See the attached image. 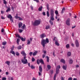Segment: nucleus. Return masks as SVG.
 <instances>
[{"instance_id": "1", "label": "nucleus", "mask_w": 80, "mask_h": 80, "mask_svg": "<svg viewBox=\"0 0 80 80\" xmlns=\"http://www.w3.org/2000/svg\"><path fill=\"white\" fill-rule=\"evenodd\" d=\"M49 43V40L48 38H46V40L44 39H42L41 43L43 47H45V44Z\"/></svg>"}, {"instance_id": "2", "label": "nucleus", "mask_w": 80, "mask_h": 80, "mask_svg": "<svg viewBox=\"0 0 80 80\" xmlns=\"http://www.w3.org/2000/svg\"><path fill=\"white\" fill-rule=\"evenodd\" d=\"M40 23H41V21L39 20H36L34 21L33 23H32V24L34 26H38V25L40 24Z\"/></svg>"}, {"instance_id": "3", "label": "nucleus", "mask_w": 80, "mask_h": 80, "mask_svg": "<svg viewBox=\"0 0 80 80\" xmlns=\"http://www.w3.org/2000/svg\"><path fill=\"white\" fill-rule=\"evenodd\" d=\"M24 56V57H23V59H21V62L23 63V64H27L28 63V62L27 59H26V56Z\"/></svg>"}, {"instance_id": "4", "label": "nucleus", "mask_w": 80, "mask_h": 80, "mask_svg": "<svg viewBox=\"0 0 80 80\" xmlns=\"http://www.w3.org/2000/svg\"><path fill=\"white\" fill-rule=\"evenodd\" d=\"M60 68V65H58V66H57L56 69V74H58V72H59V69Z\"/></svg>"}, {"instance_id": "5", "label": "nucleus", "mask_w": 80, "mask_h": 80, "mask_svg": "<svg viewBox=\"0 0 80 80\" xmlns=\"http://www.w3.org/2000/svg\"><path fill=\"white\" fill-rule=\"evenodd\" d=\"M70 19L68 18V19L66 21V24L68 26H70Z\"/></svg>"}, {"instance_id": "6", "label": "nucleus", "mask_w": 80, "mask_h": 80, "mask_svg": "<svg viewBox=\"0 0 80 80\" xmlns=\"http://www.w3.org/2000/svg\"><path fill=\"white\" fill-rule=\"evenodd\" d=\"M50 13L51 16L54 15V10L53 9H51L50 11Z\"/></svg>"}, {"instance_id": "7", "label": "nucleus", "mask_w": 80, "mask_h": 80, "mask_svg": "<svg viewBox=\"0 0 80 80\" xmlns=\"http://www.w3.org/2000/svg\"><path fill=\"white\" fill-rule=\"evenodd\" d=\"M75 43L76 44V47H79V45L80 44H79V42H78V40H76L75 42Z\"/></svg>"}, {"instance_id": "8", "label": "nucleus", "mask_w": 80, "mask_h": 80, "mask_svg": "<svg viewBox=\"0 0 80 80\" xmlns=\"http://www.w3.org/2000/svg\"><path fill=\"white\" fill-rule=\"evenodd\" d=\"M40 38H41L42 39V40L43 39V38L44 37H46V35H45V34L44 33L42 34L40 36Z\"/></svg>"}, {"instance_id": "9", "label": "nucleus", "mask_w": 80, "mask_h": 80, "mask_svg": "<svg viewBox=\"0 0 80 80\" xmlns=\"http://www.w3.org/2000/svg\"><path fill=\"white\" fill-rule=\"evenodd\" d=\"M15 18H16V19H18V18H19L18 19L19 20H20V21L23 20V19L21 18V17H19L16 16V17H15Z\"/></svg>"}, {"instance_id": "10", "label": "nucleus", "mask_w": 80, "mask_h": 80, "mask_svg": "<svg viewBox=\"0 0 80 80\" xmlns=\"http://www.w3.org/2000/svg\"><path fill=\"white\" fill-rule=\"evenodd\" d=\"M21 54H22V55L23 56H26L27 54H26V53H25V51H22L21 53Z\"/></svg>"}, {"instance_id": "11", "label": "nucleus", "mask_w": 80, "mask_h": 80, "mask_svg": "<svg viewBox=\"0 0 80 80\" xmlns=\"http://www.w3.org/2000/svg\"><path fill=\"white\" fill-rule=\"evenodd\" d=\"M60 62L63 63L65 64V61L63 59H62L60 60Z\"/></svg>"}, {"instance_id": "12", "label": "nucleus", "mask_w": 80, "mask_h": 80, "mask_svg": "<svg viewBox=\"0 0 80 80\" xmlns=\"http://www.w3.org/2000/svg\"><path fill=\"white\" fill-rule=\"evenodd\" d=\"M39 70L41 73H42V66H39Z\"/></svg>"}, {"instance_id": "13", "label": "nucleus", "mask_w": 80, "mask_h": 80, "mask_svg": "<svg viewBox=\"0 0 80 80\" xmlns=\"http://www.w3.org/2000/svg\"><path fill=\"white\" fill-rule=\"evenodd\" d=\"M72 54L71 53V52H68L67 53V56L68 57H70L71 56V55Z\"/></svg>"}, {"instance_id": "14", "label": "nucleus", "mask_w": 80, "mask_h": 80, "mask_svg": "<svg viewBox=\"0 0 80 80\" xmlns=\"http://www.w3.org/2000/svg\"><path fill=\"white\" fill-rule=\"evenodd\" d=\"M39 62H40L41 63H42V64H44V62H43V59H40V60H39Z\"/></svg>"}, {"instance_id": "15", "label": "nucleus", "mask_w": 80, "mask_h": 80, "mask_svg": "<svg viewBox=\"0 0 80 80\" xmlns=\"http://www.w3.org/2000/svg\"><path fill=\"white\" fill-rule=\"evenodd\" d=\"M20 39L22 41V42H25V40L26 39V38H23V37H21Z\"/></svg>"}, {"instance_id": "16", "label": "nucleus", "mask_w": 80, "mask_h": 80, "mask_svg": "<svg viewBox=\"0 0 80 80\" xmlns=\"http://www.w3.org/2000/svg\"><path fill=\"white\" fill-rule=\"evenodd\" d=\"M62 68H63V69H64V70H65L67 69V65H63L62 66Z\"/></svg>"}, {"instance_id": "17", "label": "nucleus", "mask_w": 80, "mask_h": 80, "mask_svg": "<svg viewBox=\"0 0 80 80\" xmlns=\"http://www.w3.org/2000/svg\"><path fill=\"white\" fill-rule=\"evenodd\" d=\"M43 8V7L42 6H41V7L39 8L38 10L39 12H41L42 10V9Z\"/></svg>"}, {"instance_id": "18", "label": "nucleus", "mask_w": 80, "mask_h": 80, "mask_svg": "<svg viewBox=\"0 0 80 80\" xmlns=\"http://www.w3.org/2000/svg\"><path fill=\"white\" fill-rule=\"evenodd\" d=\"M22 47L21 46H19L18 47H17V48L18 50H20L22 49Z\"/></svg>"}, {"instance_id": "19", "label": "nucleus", "mask_w": 80, "mask_h": 80, "mask_svg": "<svg viewBox=\"0 0 80 80\" xmlns=\"http://www.w3.org/2000/svg\"><path fill=\"white\" fill-rule=\"evenodd\" d=\"M37 53H38V51H35L33 53L32 55L33 56H35L36 55H37Z\"/></svg>"}, {"instance_id": "20", "label": "nucleus", "mask_w": 80, "mask_h": 80, "mask_svg": "<svg viewBox=\"0 0 80 80\" xmlns=\"http://www.w3.org/2000/svg\"><path fill=\"white\" fill-rule=\"evenodd\" d=\"M22 25H23V23L22 22H19L18 24V28H20L21 26H22Z\"/></svg>"}, {"instance_id": "21", "label": "nucleus", "mask_w": 80, "mask_h": 80, "mask_svg": "<svg viewBox=\"0 0 80 80\" xmlns=\"http://www.w3.org/2000/svg\"><path fill=\"white\" fill-rule=\"evenodd\" d=\"M55 44L57 46H60V44L58 42V41H56L55 42Z\"/></svg>"}, {"instance_id": "22", "label": "nucleus", "mask_w": 80, "mask_h": 80, "mask_svg": "<svg viewBox=\"0 0 80 80\" xmlns=\"http://www.w3.org/2000/svg\"><path fill=\"white\" fill-rule=\"evenodd\" d=\"M5 63L7 64L8 65H10V62H9V61H6L5 62Z\"/></svg>"}, {"instance_id": "23", "label": "nucleus", "mask_w": 80, "mask_h": 80, "mask_svg": "<svg viewBox=\"0 0 80 80\" xmlns=\"http://www.w3.org/2000/svg\"><path fill=\"white\" fill-rule=\"evenodd\" d=\"M10 53H12V55H15V52L14 51H10Z\"/></svg>"}, {"instance_id": "24", "label": "nucleus", "mask_w": 80, "mask_h": 80, "mask_svg": "<svg viewBox=\"0 0 80 80\" xmlns=\"http://www.w3.org/2000/svg\"><path fill=\"white\" fill-rule=\"evenodd\" d=\"M8 18H9V19H11V18H12V16L11 15L9 14L8 16Z\"/></svg>"}, {"instance_id": "25", "label": "nucleus", "mask_w": 80, "mask_h": 80, "mask_svg": "<svg viewBox=\"0 0 80 80\" xmlns=\"http://www.w3.org/2000/svg\"><path fill=\"white\" fill-rule=\"evenodd\" d=\"M19 42H20V39L19 38H17V43L18 45H19Z\"/></svg>"}, {"instance_id": "26", "label": "nucleus", "mask_w": 80, "mask_h": 80, "mask_svg": "<svg viewBox=\"0 0 80 80\" xmlns=\"http://www.w3.org/2000/svg\"><path fill=\"white\" fill-rule=\"evenodd\" d=\"M49 22L51 25H53V21H52L51 20L49 21Z\"/></svg>"}, {"instance_id": "27", "label": "nucleus", "mask_w": 80, "mask_h": 80, "mask_svg": "<svg viewBox=\"0 0 80 80\" xmlns=\"http://www.w3.org/2000/svg\"><path fill=\"white\" fill-rule=\"evenodd\" d=\"M51 20H52V21H53L54 20V18H53V16L54 15L51 16Z\"/></svg>"}, {"instance_id": "28", "label": "nucleus", "mask_w": 80, "mask_h": 80, "mask_svg": "<svg viewBox=\"0 0 80 80\" xmlns=\"http://www.w3.org/2000/svg\"><path fill=\"white\" fill-rule=\"evenodd\" d=\"M73 63V60L72 59H70L69 61V64H72Z\"/></svg>"}, {"instance_id": "29", "label": "nucleus", "mask_w": 80, "mask_h": 80, "mask_svg": "<svg viewBox=\"0 0 80 80\" xmlns=\"http://www.w3.org/2000/svg\"><path fill=\"white\" fill-rule=\"evenodd\" d=\"M47 67L48 70H50L51 69V66L50 65H48Z\"/></svg>"}, {"instance_id": "30", "label": "nucleus", "mask_w": 80, "mask_h": 80, "mask_svg": "<svg viewBox=\"0 0 80 80\" xmlns=\"http://www.w3.org/2000/svg\"><path fill=\"white\" fill-rule=\"evenodd\" d=\"M27 45H30L31 43V42L29 40H27Z\"/></svg>"}, {"instance_id": "31", "label": "nucleus", "mask_w": 80, "mask_h": 80, "mask_svg": "<svg viewBox=\"0 0 80 80\" xmlns=\"http://www.w3.org/2000/svg\"><path fill=\"white\" fill-rule=\"evenodd\" d=\"M65 8H63L62 9V13H63L64 12V11H65Z\"/></svg>"}, {"instance_id": "32", "label": "nucleus", "mask_w": 80, "mask_h": 80, "mask_svg": "<svg viewBox=\"0 0 80 80\" xmlns=\"http://www.w3.org/2000/svg\"><path fill=\"white\" fill-rule=\"evenodd\" d=\"M18 32H19V33H22V32H23V30L22 29H19L18 30Z\"/></svg>"}, {"instance_id": "33", "label": "nucleus", "mask_w": 80, "mask_h": 80, "mask_svg": "<svg viewBox=\"0 0 80 80\" xmlns=\"http://www.w3.org/2000/svg\"><path fill=\"white\" fill-rule=\"evenodd\" d=\"M47 14L48 17H50V15L49 14V12H48V11H47Z\"/></svg>"}, {"instance_id": "34", "label": "nucleus", "mask_w": 80, "mask_h": 80, "mask_svg": "<svg viewBox=\"0 0 80 80\" xmlns=\"http://www.w3.org/2000/svg\"><path fill=\"white\" fill-rule=\"evenodd\" d=\"M16 37H18V38H21V37H20V35H18V34H17V35H15Z\"/></svg>"}, {"instance_id": "35", "label": "nucleus", "mask_w": 80, "mask_h": 80, "mask_svg": "<svg viewBox=\"0 0 80 80\" xmlns=\"http://www.w3.org/2000/svg\"><path fill=\"white\" fill-rule=\"evenodd\" d=\"M53 41H58V40H57V38L56 37H55L53 39Z\"/></svg>"}, {"instance_id": "36", "label": "nucleus", "mask_w": 80, "mask_h": 80, "mask_svg": "<svg viewBox=\"0 0 80 80\" xmlns=\"http://www.w3.org/2000/svg\"><path fill=\"white\" fill-rule=\"evenodd\" d=\"M25 24H23L22 27L21 28L22 29H25Z\"/></svg>"}, {"instance_id": "37", "label": "nucleus", "mask_w": 80, "mask_h": 80, "mask_svg": "<svg viewBox=\"0 0 80 80\" xmlns=\"http://www.w3.org/2000/svg\"><path fill=\"white\" fill-rule=\"evenodd\" d=\"M46 58H47V62H49V57L47 56Z\"/></svg>"}, {"instance_id": "38", "label": "nucleus", "mask_w": 80, "mask_h": 80, "mask_svg": "<svg viewBox=\"0 0 80 80\" xmlns=\"http://www.w3.org/2000/svg\"><path fill=\"white\" fill-rule=\"evenodd\" d=\"M16 55L18 56H19V55H20V54L19 53H18V52H16Z\"/></svg>"}, {"instance_id": "39", "label": "nucleus", "mask_w": 80, "mask_h": 80, "mask_svg": "<svg viewBox=\"0 0 80 80\" xmlns=\"http://www.w3.org/2000/svg\"><path fill=\"white\" fill-rule=\"evenodd\" d=\"M9 11H10V8H8L7 10H6V12H8Z\"/></svg>"}, {"instance_id": "40", "label": "nucleus", "mask_w": 80, "mask_h": 80, "mask_svg": "<svg viewBox=\"0 0 80 80\" xmlns=\"http://www.w3.org/2000/svg\"><path fill=\"white\" fill-rule=\"evenodd\" d=\"M6 44H7V42H2V45H6Z\"/></svg>"}, {"instance_id": "41", "label": "nucleus", "mask_w": 80, "mask_h": 80, "mask_svg": "<svg viewBox=\"0 0 80 80\" xmlns=\"http://www.w3.org/2000/svg\"><path fill=\"white\" fill-rule=\"evenodd\" d=\"M35 68V67L34 66L32 65L31 66V68L32 69H34V68Z\"/></svg>"}, {"instance_id": "42", "label": "nucleus", "mask_w": 80, "mask_h": 80, "mask_svg": "<svg viewBox=\"0 0 80 80\" xmlns=\"http://www.w3.org/2000/svg\"><path fill=\"white\" fill-rule=\"evenodd\" d=\"M49 28H50V27L49 26H47L46 27L45 29H46V30H47Z\"/></svg>"}, {"instance_id": "43", "label": "nucleus", "mask_w": 80, "mask_h": 80, "mask_svg": "<svg viewBox=\"0 0 80 80\" xmlns=\"http://www.w3.org/2000/svg\"><path fill=\"white\" fill-rule=\"evenodd\" d=\"M5 31V29L3 28H2L1 29V32L2 33H3L4 32V31Z\"/></svg>"}, {"instance_id": "44", "label": "nucleus", "mask_w": 80, "mask_h": 80, "mask_svg": "<svg viewBox=\"0 0 80 80\" xmlns=\"http://www.w3.org/2000/svg\"><path fill=\"white\" fill-rule=\"evenodd\" d=\"M66 48H68L69 47H70V45L69 44H67L66 46Z\"/></svg>"}, {"instance_id": "45", "label": "nucleus", "mask_w": 80, "mask_h": 80, "mask_svg": "<svg viewBox=\"0 0 80 80\" xmlns=\"http://www.w3.org/2000/svg\"><path fill=\"white\" fill-rule=\"evenodd\" d=\"M55 13L56 15H57L58 14V11L56 10L55 11Z\"/></svg>"}, {"instance_id": "46", "label": "nucleus", "mask_w": 80, "mask_h": 80, "mask_svg": "<svg viewBox=\"0 0 80 80\" xmlns=\"http://www.w3.org/2000/svg\"><path fill=\"white\" fill-rule=\"evenodd\" d=\"M35 59L34 58H32V62H35Z\"/></svg>"}, {"instance_id": "47", "label": "nucleus", "mask_w": 80, "mask_h": 80, "mask_svg": "<svg viewBox=\"0 0 80 80\" xmlns=\"http://www.w3.org/2000/svg\"><path fill=\"white\" fill-rule=\"evenodd\" d=\"M47 8L48 10H49V5L48 4L47 5Z\"/></svg>"}, {"instance_id": "48", "label": "nucleus", "mask_w": 80, "mask_h": 80, "mask_svg": "<svg viewBox=\"0 0 80 80\" xmlns=\"http://www.w3.org/2000/svg\"><path fill=\"white\" fill-rule=\"evenodd\" d=\"M10 20L11 23H13V19H12V18L10 19Z\"/></svg>"}, {"instance_id": "49", "label": "nucleus", "mask_w": 80, "mask_h": 80, "mask_svg": "<svg viewBox=\"0 0 80 80\" xmlns=\"http://www.w3.org/2000/svg\"><path fill=\"white\" fill-rule=\"evenodd\" d=\"M39 59H37V64H38V65H39V64H40V63L38 62L39 61Z\"/></svg>"}, {"instance_id": "50", "label": "nucleus", "mask_w": 80, "mask_h": 80, "mask_svg": "<svg viewBox=\"0 0 80 80\" xmlns=\"http://www.w3.org/2000/svg\"><path fill=\"white\" fill-rule=\"evenodd\" d=\"M2 80H7V78L5 77H3L2 79Z\"/></svg>"}, {"instance_id": "51", "label": "nucleus", "mask_w": 80, "mask_h": 80, "mask_svg": "<svg viewBox=\"0 0 80 80\" xmlns=\"http://www.w3.org/2000/svg\"><path fill=\"white\" fill-rule=\"evenodd\" d=\"M29 54L30 56H31V55H32V54H33V52H30L29 53Z\"/></svg>"}, {"instance_id": "52", "label": "nucleus", "mask_w": 80, "mask_h": 80, "mask_svg": "<svg viewBox=\"0 0 80 80\" xmlns=\"http://www.w3.org/2000/svg\"><path fill=\"white\" fill-rule=\"evenodd\" d=\"M51 73L52 74H53V70H51Z\"/></svg>"}, {"instance_id": "53", "label": "nucleus", "mask_w": 80, "mask_h": 80, "mask_svg": "<svg viewBox=\"0 0 80 80\" xmlns=\"http://www.w3.org/2000/svg\"><path fill=\"white\" fill-rule=\"evenodd\" d=\"M3 3H4V4H7V2H6V1H4Z\"/></svg>"}, {"instance_id": "54", "label": "nucleus", "mask_w": 80, "mask_h": 80, "mask_svg": "<svg viewBox=\"0 0 80 80\" xmlns=\"http://www.w3.org/2000/svg\"><path fill=\"white\" fill-rule=\"evenodd\" d=\"M45 55L43 54L42 56V58H45Z\"/></svg>"}, {"instance_id": "55", "label": "nucleus", "mask_w": 80, "mask_h": 80, "mask_svg": "<svg viewBox=\"0 0 80 80\" xmlns=\"http://www.w3.org/2000/svg\"><path fill=\"white\" fill-rule=\"evenodd\" d=\"M1 19H2V20H4V19H5V18L3 16H1Z\"/></svg>"}, {"instance_id": "56", "label": "nucleus", "mask_w": 80, "mask_h": 80, "mask_svg": "<svg viewBox=\"0 0 80 80\" xmlns=\"http://www.w3.org/2000/svg\"><path fill=\"white\" fill-rule=\"evenodd\" d=\"M11 50L10 51H13V50H14V48H11Z\"/></svg>"}, {"instance_id": "57", "label": "nucleus", "mask_w": 80, "mask_h": 80, "mask_svg": "<svg viewBox=\"0 0 80 80\" xmlns=\"http://www.w3.org/2000/svg\"><path fill=\"white\" fill-rule=\"evenodd\" d=\"M61 80H65L64 78L63 77H62L61 78Z\"/></svg>"}, {"instance_id": "58", "label": "nucleus", "mask_w": 80, "mask_h": 80, "mask_svg": "<svg viewBox=\"0 0 80 80\" xmlns=\"http://www.w3.org/2000/svg\"><path fill=\"white\" fill-rule=\"evenodd\" d=\"M42 14H43V15H44L45 16L46 15L45 12H43V13H42Z\"/></svg>"}, {"instance_id": "59", "label": "nucleus", "mask_w": 80, "mask_h": 80, "mask_svg": "<svg viewBox=\"0 0 80 80\" xmlns=\"http://www.w3.org/2000/svg\"><path fill=\"white\" fill-rule=\"evenodd\" d=\"M31 9L32 10H33V7L32 6H31Z\"/></svg>"}, {"instance_id": "60", "label": "nucleus", "mask_w": 80, "mask_h": 80, "mask_svg": "<svg viewBox=\"0 0 80 80\" xmlns=\"http://www.w3.org/2000/svg\"><path fill=\"white\" fill-rule=\"evenodd\" d=\"M68 80H72V78H68Z\"/></svg>"}, {"instance_id": "61", "label": "nucleus", "mask_w": 80, "mask_h": 80, "mask_svg": "<svg viewBox=\"0 0 80 80\" xmlns=\"http://www.w3.org/2000/svg\"><path fill=\"white\" fill-rule=\"evenodd\" d=\"M32 38H30V40L31 42H32Z\"/></svg>"}, {"instance_id": "62", "label": "nucleus", "mask_w": 80, "mask_h": 80, "mask_svg": "<svg viewBox=\"0 0 80 80\" xmlns=\"http://www.w3.org/2000/svg\"><path fill=\"white\" fill-rule=\"evenodd\" d=\"M76 68H78V67H79V66L78 65H77L76 66Z\"/></svg>"}, {"instance_id": "63", "label": "nucleus", "mask_w": 80, "mask_h": 80, "mask_svg": "<svg viewBox=\"0 0 80 80\" xmlns=\"http://www.w3.org/2000/svg\"><path fill=\"white\" fill-rule=\"evenodd\" d=\"M71 45L72 46V47H74V44H73V43H72Z\"/></svg>"}, {"instance_id": "64", "label": "nucleus", "mask_w": 80, "mask_h": 80, "mask_svg": "<svg viewBox=\"0 0 80 80\" xmlns=\"http://www.w3.org/2000/svg\"><path fill=\"white\" fill-rule=\"evenodd\" d=\"M32 80H36V79L35 78H32Z\"/></svg>"}]
</instances>
